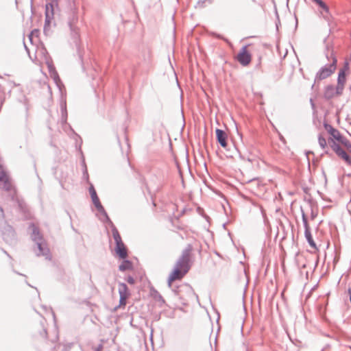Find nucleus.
<instances>
[{
  "mask_svg": "<svg viewBox=\"0 0 351 351\" xmlns=\"http://www.w3.org/2000/svg\"><path fill=\"white\" fill-rule=\"evenodd\" d=\"M76 1L77 0H54L56 7L67 15V24L71 32V36L77 46L79 57L83 64L82 55L78 45L80 30L77 26L79 18Z\"/></svg>",
  "mask_w": 351,
  "mask_h": 351,
  "instance_id": "nucleus-1",
  "label": "nucleus"
},
{
  "mask_svg": "<svg viewBox=\"0 0 351 351\" xmlns=\"http://www.w3.org/2000/svg\"><path fill=\"white\" fill-rule=\"evenodd\" d=\"M193 246L188 244L182 250V254L176 261L173 271L168 278V286L171 287L172 282L176 280H181L190 270V257Z\"/></svg>",
  "mask_w": 351,
  "mask_h": 351,
  "instance_id": "nucleus-2",
  "label": "nucleus"
},
{
  "mask_svg": "<svg viewBox=\"0 0 351 351\" xmlns=\"http://www.w3.org/2000/svg\"><path fill=\"white\" fill-rule=\"evenodd\" d=\"M326 57L329 59V56H330L332 62L329 64H326L318 71L315 77V82L328 77L336 69L337 62V58L335 56L332 50L330 49L329 46H326Z\"/></svg>",
  "mask_w": 351,
  "mask_h": 351,
  "instance_id": "nucleus-3",
  "label": "nucleus"
},
{
  "mask_svg": "<svg viewBox=\"0 0 351 351\" xmlns=\"http://www.w3.org/2000/svg\"><path fill=\"white\" fill-rule=\"evenodd\" d=\"M301 213H302V219L303 222V225L304 227V237L309 244V245L313 249H317V245L315 241L313 239V237L311 232V228L308 223V219L306 215L304 213L303 208L301 207Z\"/></svg>",
  "mask_w": 351,
  "mask_h": 351,
  "instance_id": "nucleus-4",
  "label": "nucleus"
},
{
  "mask_svg": "<svg viewBox=\"0 0 351 351\" xmlns=\"http://www.w3.org/2000/svg\"><path fill=\"white\" fill-rule=\"evenodd\" d=\"M89 193L92 199V202L97 211L102 215L103 217H106L108 214L101 204L99 197L97 196V192L93 184H90L89 187Z\"/></svg>",
  "mask_w": 351,
  "mask_h": 351,
  "instance_id": "nucleus-5",
  "label": "nucleus"
},
{
  "mask_svg": "<svg viewBox=\"0 0 351 351\" xmlns=\"http://www.w3.org/2000/svg\"><path fill=\"white\" fill-rule=\"evenodd\" d=\"M36 245V248L34 249V252L36 256H44L47 259H50L49 249L47 247V243L44 239L39 241L34 242Z\"/></svg>",
  "mask_w": 351,
  "mask_h": 351,
  "instance_id": "nucleus-6",
  "label": "nucleus"
},
{
  "mask_svg": "<svg viewBox=\"0 0 351 351\" xmlns=\"http://www.w3.org/2000/svg\"><path fill=\"white\" fill-rule=\"evenodd\" d=\"M237 61L243 66H247L251 60L252 56L247 50V46L243 47L237 56Z\"/></svg>",
  "mask_w": 351,
  "mask_h": 351,
  "instance_id": "nucleus-7",
  "label": "nucleus"
},
{
  "mask_svg": "<svg viewBox=\"0 0 351 351\" xmlns=\"http://www.w3.org/2000/svg\"><path fill=\"white\" fill-rule=\"evenodd\" d=\"M100 219L104 223H108V226L110 227L112 233V237L115 241V244H119L123 242L117 228H116L113 222L111 221L108 215H106V217H104V219L101 218Z\"/></svg>",
  "mask_w": 351,
  "mask_h": 351,
  "instance_id": "nucleus-8",
  "label": "nucleus"
},
{
  "mask_svg": "<svg viewBox=\"0 0 351 351\" xmlns=\"http://www.w3.org/2000/svg\"><path fill=\"white\" fill-rule=\"evenodd\" d=\"M324 127L325 130L332 136V138L337 140L339 142L343 143V136L337 129L334 128L329 123L324 122Z\"/></svg>",
  "mask_w": 351,
  "mask_h": 351,
  "instance_id": "nucleus-9",
  "label": "nucleus"
},
{
  "mask_svg": "<svg viewBox=\"0 0 351 351\" xmlns=\"http://www.w3.org/2000/svg\"><path fill=\"white\" fill-rule=\"evenodd\" d=\"M28 230L30 232L31 239L34 242L39 241L44 239L43 234L39 230L38 227L36 226L35 223H30L28 227Z\"/></svg>",
  "mask_w": 351,
  "mask_h": 351,
  "instance_id": "nucleus-10",
  "label": "nucleus"
},
{
  "mask_svg": "<svg viewBox=\"0 0 351 351\" xmlns=\"http://www.w3.org/2000/svg\"><path fill=\"white\" fill-rule=\"evenodd\" d=\"M216 138L219 144L223 148H226L228 146V135L226 132L221 129L217 128L215 130Z\"/></svg>",
  "mask_w": 351,
  "mask_h": 351,
  "instance_id": "nucleus-11",
  "label": "nucleus"
},
{
  "mask_svg": "<svg viewBox=\"0 0 351 351\" xmlns=\"http://www.w3.org/2000/svg\"><path fill=\"white\" fill-rule=\"evenodd\" d=\"M19 212L23 215L25 219H29L31 213L28 205L21 197L16 203Z\"/></svg>",
  "mask_w": 351,
  "mask_h": 351,
  "instance_id": "nucleus-12",
  "label": "nucleus"
},
{
  "mask_svg": "<svg viewBox=\"0 0 351 351\" xmlns=\"http://www.w3.org/2000/svg\"><path fill=\"white\" fill-rule=\"evenodd\" d=\"M55 6L54 0L51 3H48L45 5V19L47 21H55Z\"/></svg>",
  "mask_w": 351,
  "mask_h": 351,
  "instance_id": "nucleus-13",
  "label": "nucleus"
},
{
  "mask_svg": "<svg viewBox=\"0 0 351 351\" xmlns=\"http://www.w3.org/2000/svg\"><path fill=\"white\" fill-rule=\"evenodd\" d=\"M115 252L121 259H125L128 257V250L123 242L116 244Z\"/></svg>",
  "mask_w": 351,
  "mask_h": 351,
  "instance_id": "nucleus-14",
  "label": "nucleus"
},
{
  "mask_svg": "<svg viewBox=\"0 0 351 351\" xmlns=\"http://www.w3.org/2000/svg\"><path fill=\"white\" fill-rule=\"evenodd\" d=\"M14 187L15 186L13 185L8 176L0 182V188L7 192L12 190Z\"/></svg>",
  "mask_w": 351,
  "mask_h": 351,
  "instance_id": "nucleus-15",
  "label": "nucleus"
},
{
  "mask_svg": "<svg viewBox=\"0 0 351 351\" xmlns=\"http://www.w3.org/2000/svg\"><path fill=\"white\" fill-rule=\"evenodd\" d=\"M56 25V21H49L47 23V19H45L43 27V32L45 35L47 36H51L52 34V27H55Z\"/></svg>",
  "mask_w": 351,
  "mask_h": 351,
  "instance_id": "nucleus-16",
  "label": "nucleus"
},
{
  "mask_svg": "<svg viewBox=\"0 0 351 351\" xmlns=\"http://www.w3.org/2000/svg\"><path fill=\"white\" fill-rule=\"evenodd\" d=\"M348 69H349L348 63L346 62L343 68H342L339 71V72L338 77H337V82L338 83L345 84L346 80V71L347 70H348Z\"/></svg>",
  "mask_w": 351,
  "mask_h": 351,
  "instance_id": "nucleus-17",
  "label": "nucleus"
},
{
  "mask_svg": "<svg viewBox=\"0 0 351 351\" xmlns=\"http://www.w3.org/2000/svg\"><path fill=\"white\" fill-rule=\"evenodd\" d=\"M132 269H133L132 262L126 258L123 259V262L119 266V270L121 271H125L127 270H132Z\"/></svg>",
  "mask_w": 351,
  "mask_h": 351,
  "instance_id": "nucleus-18",
  "label": "nucleus"
},
{
  "mask_svg": "<svg viewBox=\"0 0 351 351\" xmlns=\"http://www.w3.org/2000/svg\"><path fill=\"white\" fill-rule=\"evenodd\" d=\"M118 291H119V296L128 298L130 295V291L128 288V286L124 282H119Z\"/></svg>",
  "mask_w": 351,
  "mask_h": 351,
  "instance_id": "nucleus-19",
  "label": "nucleus"
},
{
  "mask_svg": "<svg viewBox=\"0 0 351 351\" xmlns=\"http://www.w3.org/2000/svg\"><path fill=\"white\" fill-rule=\"evenodd\" d=\"M60 110H61V112H62L61 121L62 123H66L68 113H67V110H66V101H61Z\"/></svg>",
  "mask_w": 351,
  "mask_h": 351,
  "instance_id": "nucleus-20",
  "label": "nucleus"
},
{
  "mask_svg": "<svg viewBox=\"0 0 351 351\" xmlns=\"http://www.w3.org/2000/svg\"><path fill=\"white\" fill-rule=\"evenodd\" d=\"M336 95L335 88L332 85H328L326 87L324 97L326 99H330Z\"/></svg>",
  "mask_w": 351,
  "mask_h": 351,
  "instance_id": "nucleus-21",
  "label": "nucleus"
},
{
  "mask_svg": "<svg viewBox=\"0 0 351 351\" xmlns=\"http://www.w3.org/2000/svg\"><path fill=\"white\" fill-rule=\"evenodd\" d=\"M328 143H330L331 148L336 153V154H337L343 149L342 147L337 143H336L332 138H330L328 139Z\"/></svg>",
  "mask_w": 351,
  "mask_h": 351,
  "instance_id": "nucleus-22",
  "label": "nucleus"
},
{
  "mask_svg": "<svg viewBox=\"0 0 351 351\" xmlns=\"http://www.w3.org/2000/svg\"><path fill=\"white\" fill-rule=\"evenodd\" d=\"M8 196L10 199L15 203H16L21 198V197L17 194V191L15 187H14L12 190L8 191Z\"/></svg>",
  "mask_w": 351,
  "mask_h": 351,
  "instance_id": "nucleus-23",
  "label": "nucleus"
},
{
  "mask_svg": "<svg viewBox=\"0 0 351 351\" xmlns=\"http://www.w3.org/2000/svg\"><path fill=\"white\" fill-rule=\"evenodd\" d=\"M341 157L348 165H351V156L348 155L343 149L337 154Z\"/></svg>",
  "mask_w": 351,
  "mask_h": 351,
  "instance_id": "nucleus-24",
  "label": "nucleus"
},
{
  "mask_svg": "<svg viewBox=\"0 0 351 351\" xmlns=\"http://www.w3.org/2000/svg\"><path fill=\"white\" fill-rule=\"evenodd\" d=\"M312 1L313 2H315L317 5H318L319 7L321 8L326 12H328L329 8H328V5L322 0H312Z\"/></svg>",
  "mask_w": 351,
  "mask_h": 351,
  "instance_id": "nucleus-25",
  "label": "nucleus"
},
{
  "mask_svg": "<svg viewBox=\"0 0 351 351\" xmlns=\"http://www.w3.org/2000/svg\"><path fill=\"white\" fill-rule=\"evenodd\" d=\"M318 143L319 146L322 149H325L327 146V143L326 138L322 136V134H319L318 136Z\"/></svg>",
  "mask_w": 351,
  "mask_h": 351,
  "instance_id": "nucleus-26",
  "label": "nucleus"
},
{
  "mask_svg": "<svg viewBox=\"0 0 351 351\" xmlns=\"http://www.w3.org/2000/svg\"><path fill=\"white\" fill-rule=\"evenodd\" d=\"M343 88H344V84L337 82V85L336 88H335V92L336 95H341Z\"/></svg>",
  "mask_w": 351,
  "mask_h": 351,
  "instance_id": "nucleus-27",
  "label": "nucleus"
},
{
  "mask_svg": "<svg viewBox=\"0 0 351 351\" xmlns=\"http://www.w3.org/2000/svg\"><path fill=\"white\" fill-rule=\"evenodd\" d=\"M5 100V92L2 87V86L0 84V106H1Z\"/></svg>",
  "mask_w": 351,
  "mask_h": 351,
  "instance_id": "nucleus-28",
  "label": "nucleus"
},
{
  "mask_svg": "<svg viewBox=\"0 0 351 351\" xmlns=\"http://www.w3.org/2000/svg\"><path fill=\"white\" fill-rule=\"evenodd\" d=\"M154 298L156 300H158L160 302H162V303H165V300L163 299L162 296L157 291H154Z\"/></svg>",
  "mask_w": 351,
  "mask_h": 351,
  "instance_id": "nucleus-29",
  "label": "nucleus"
},
{
  "mask_svg": "<svg viewBox=\"0 0 351 351\" xmlns=\"http://www.w3.org/2000/svg\"><path fill=\"white\" fill-rule=\"evenodd\" d=\"M7 176H8V175H7L5 171L3 169V167H2V165H0V182L2 181V180L5 178V177H7Z\"/></svg>",
  "mask_w": 351,
  "mask_h": 351,
  "instance_id": "nucleus-30",
  "label": "nucleus"
},
{
  "mask_svg": "<svg viewBox=\"0 0 351 351\" xmlns=\"http://www.w3.org/2000/svg\"><path fill=\"white\" fill-rule=\"evenodd\" d=\"M73 343H64L62 344V350L63 351H69L72 346H73Z\"/></svg>",
  "mask_w": 351,
  "mask_h": 351,
  "instance_id": "nucleus-31",
  "label": "nucleus"
},
{
  "mask_svg": "<svg viewBox=\"0 0 351 351\" xmlns=\"http://www.w3.org/2000/svg\"><path fill=\"white\" fill-rule=\"evenodd\" d=\"M83 164H84L83 177L84 179H86L87 181H88V174L87 168L85 165L84 160H83Z\"/></svg>",
  "mask_w": 351,
  "mask_h": 351,
  "instance_id": "nucleus-32",
  "label": "nucleus"
},
{
  "mask_svg": "<svg viewBox=\"0 0 351 351\" xmlns=\"http://www.w3.org/2000/svg\"><path fill=\"white\" fill-rule=\"evenodd\" d=\"M128 298L127 297L119 296V306H125Z\"/></svg>",
  "mask_w": 351,
  "mask_h": 351,
  "instance_id": "nucleus-33",
  "label": "nucleus"
},
{
  "mask_svg": "<svg viewBox=\"0 0 351 351\" xmlns=\"http://www.w3.org/2000/svg\"><path fill=\"white\" fill-rule=\"evenodd\" d=\"M126 281L130 285H134L135 283V280L132 276H128L126 278Z\"/></svg>",
  "mask_w": 351,
  "mask_h": 351,
  "instance_id": "nucleus-34",
  "label": "nucleus"
},
{
  "mask_svg": "<svg viewBox=\"0 0 351 351\" xmlns=\"http://www.w3.org/2000/svg\"><path fill=\"white\" fill-rule=\"evenodd\" d=\"M53 78H54V81H55L56 84L60 88L59 83H60V79L59 76L58 75L57 73H56L54 74V77Z\"/></svg>",
  "mask_w": 351,
  "mask_h": 351,
  "instance_id": "nucleus-35",
  "label": "nucleus"
},
{
  "mask_svg": "<svg viewBox=\"0 0 351 351\" xmlns=\"http://www.w3.org/2000/svg\"><path fill=\"white\" fill-rule=\"evenodd\" d=\"M206 1H208L210 3H212V0H199L197 3L199 6L204 7V5Z\"/></svg>",
  "mask_w": 351,
  "mask_h": 351,
  "instance_id": "nucleus-36",
  "label": "nucleus"
},
{
  "mask_svg": "<svg viewBox=\"0 0 351 351\" xmlns=\"http://www.w3.org/2000/svg\"><path fill=\"white\" fill-rule=\"evenodd\" d=\"M38 33V29H34L32 31L30 35H29V39L30 40H32V36L34 35V34H37Z\"/></svg>",
  "mask_w": 351,
  "mask_h": 351,
  "instance_id": "nucleus-37",
  "label": "nucleus"
},
{
  "mask_svg": "<svg viewBox=\"0 0 351 351\" xmlns=\"http://www.w3.org/2000/svg\"><path fill=\"white\" fill-rule=\"evenodd\" d=\"M317 217V213H315L313 210H311V217L314 219Z\"/></svg>",
  "mask_w": 351,
  "mask_h": 351,
  "instance_id": "nucleus-38",
  "label": "nucleus"
},
{
  "mask_svg": "<svg viewBox=\"0 0 351 351\" xmlns=\"http://www.w3.org/2000/svg\"><path fill=\"white\" fill-rule=\"evenodd\" d=\"M310 103L313 109H315V105L313 99H310Z\"/></svg>",
  "mask_w": 351,
  "mask_h": 351,
  "instance_id": "nucleus-39",
  "label": "nucleus"
},
{
  "mask_svg": "<svg viewBox=\"0 0 351 351\" xmlns=\"http://www.w3.org/2000/svg\"><path fill=\"white\" fill-rule=\"evenodd\" d=\"M217 38H220V39H222V40H225V41H226V42H227V43H228V39H226V38H223L222 36H221V35H217Z\"/></svg>",
  "mask_w": 351,
  "mask_h": 351,
  "instance_id": "nucleus-40",
  "label": "nucleus"
},
{
  "mask_svg": "<svg viewBox=\"0 0 351 351\" xmlns=\"http://www.w3.org/2000/svg\"><path fill=\"white\" fill-rule=\"evenodd\" d=\"M345 145L347 146L348 149L351 152V145L347 144L346 143H345Z\"/></svg>",
  "mask_w": 351,
  "mask_h": 351,
  "instance_id": "nucleus-41",
  "label": "nucleus"
},
{
  "mask_svg": "<svg viewBox=\"0 0 351 351\" xmlns=\"http://www.w3.org/2000/svg\"><path fill=\"white\" fill-rule=\"evenodd\" d=\"M280 139L282 142H283L284 143H285V138L282 136H280Z\"/></svg>",
  "mask_w": 351,
  "mask_h": 351,
  "instance_id": "nucleus-42",
  "label": "nucleus"
},
{
  "mask_svg": "<svg viewBox=\"0 0 351 351\" xmlns=\"http://www.w3.org/2000/svg\"><path fill=\"white\" fill-rule=\"evenodd\" d=\"M4 253L10 258L12 259V257L10 256L9 254H8V252L6 251H4Z\"/></svg>",
  "mask_w": 351,
  "mask_h": 351,
  "instance_id": "nucleus-43",
  "label": "nucleus"
},
{
  "mask_svg": "<svg viewBox=\"0 0 351 351\" xmlns=\"http://www.w3.org/2000/svg\"><path fill=\"white\" fill-rule=\"evenodd\" d=\"M49 71L51 72V69H52V66L49 64Z\"/></svg>",
  "mask_w": 351,
  "mask_h": 351,
  "instance_id": "nucleus-44",
  "label": "nucleus"
},
{
  "mask_svg": "<svg viewBox=\"0 0 351 351\" xmlns=\"http://www.w3.org/2000/svg\"><path fill=\"white\" fill-rule=\"evenodd\" d=\"M24 46H25V50L29 53L28 48L27 47V46L25 45V43H24Z\"/></svg>",
  "mask_w": 351,
  "mask_h": 351,
  "instance_id": "nucleus-45",
  "label": "nucleus"
},
{
  "mask_svg": "<svg viewBox=\"0 0 351 351\" xmlns=\"http://www.w3.org/2000/svg\"><path fill=\"white\" fill-rule=\"evenodd\" d=\"M0 212L1 214L3 213V210L2 207H1V206H0Z\"/></svg>",
  "mask_w": 351,
  "mask_h": 351,
  "instance_id": "nucleus-46",
  "label": "nucleus"
},
{
  "mask_svg": "<svg viewBox=\"0 0 351 351\" xmlns=\"http://www.w3.org/2000/svg\"><path fill=\"white\" fill-rule=\"evenodd\" d=\"M14 272H15L16 274H17L18 275L24 276L23 274H21V273H19V272H18V271H14Z\"/></svg>",
  "mask_w": 351,
  "mask_h": 351,
  "instance_id": "nucleus-47",
  "label": "nucleus"
},
{
  "mask_svg": "<svg viewBox=\"0 0 351 351\" xmlns=\"http://www.w3.org/2000/svg\"><path fill=\"white\" fill-rule=\"evenodd\" d=\"M10 84H13V86H16V84L14 82H10Z\"/></svg>",
  "mask_w": 351,
  "mask_h": 351,
  "instance_id": "nucleus-48",
  "label": "nucleus"
},
{
  "mask_svg": "<svg viewBox=\"0 0 351 351\" xmlns=\"http://www.w3.org/2000/svg\"><path fill=\"white\" fill-rule=\"evenodd\" d=\"M95 351H101L100 347L97 348Z\"/></svg>",
  "mask_w": 351,
  "mask_h": 351,
  "instance_id": "nucleus-49",
  "label": "nucleus"
},
{
  "mask_svg": "<svg viewBox=\"0 0 351 351\" xmlns=\"http://www.w3.org/2000/svg\"><path fill=\"white\" fill-rule=\"evenodd\" d=\"M314 86H315V84H313L311 86L312 89H313Z\"/></svg>",
  "mask_w": 351,
  "mask_h": 351,
  "instance_id": "nucleus-50",
  "label": "nucleus"
},
{
  "mask_svg": "<svg viewBox=\"0 0 351 351\" xmlns=\"http://www.w3.org/2000/svg\"><path fill=\"white\" fill-rule=\"evenodd\" d=\"M302 267H303V268L306 267V265H305V264H304V265H302Z\"/></svg>",
  "mask_w": 351,
  "mask_h": 351,
  "instance_id": "nucleus-51",
  "label": "nucleus"
},
{
  "mask_svg": "<svg viewBox=\"0 0 351 351\" xmlns=\"http://www.w3.org/2000/svg\"><path fill=\"white\" fill-rule=\"evenodd\" d=\"M26 283H27V285L28 286H30V287H31L30 284H29L27 282H26Z\"/></svg>",
  "mask_w": 351,
  "mask_h": 351,
  "instance_id": "nucleus-52",
  "label": "nucleus"
},
{
  "mask_svg": "<svg viewBox=\"0 0 351 351\" xmlns=\"http://www.w3.org/2000/svg\"><path fill=\"white\" fill-rule=\"evenodd\" d=\"M260 66V62L257 64V67H258Z\"/></svg>",
  "mask_w": 351,
  "mask_h": 351,
  "instance_id": "nucleus-53",
  "label": "nucleus"
}]
</instances>
